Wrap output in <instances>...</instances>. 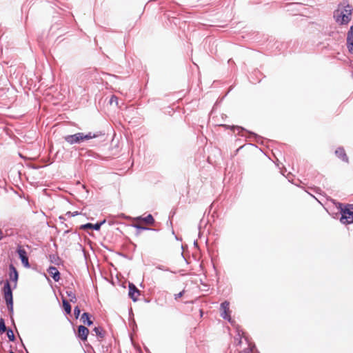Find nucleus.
Returning a JSON list of instances; mask_svg holds the SVG:
<instances>
[{
  "label": "nucleus",
  "mask_w": 353,
  "mask_h": 353,
  "mask_svg": "<svg viewBox=\"0 0 353 353\" xmlns=\"http://www.w3.org/2000/svg\"><path fill=\"white\" fill-rule=\"evenodd\" d=\"M332 202L337 211L334 212L331 210L327 209V212L334 219L340 215L339 221L343 225L353 223V204L343 203L333 199Z\"/></svg>",
  "instance_id": "obj_1"
},
{
  "label": "nucleus",
  "mask_w": 353,
  "mask_h": 353,
  "mask_svg": "<svg viewBox=\"0 0 353 353\" xmlns=\"http://www.w3.org/2000/svg\"><path fill=\"white\" fill-rule=\"evenodd\" d=\"M352 14L353 6L347 1H343L334 11L333 19L339 26H345L351 21Z\"/></svg>",
  "instance_id": "obj_2"
},
{
  "label": "nucleus",
  "mask_w": 353,
  "mask_h": 353,
  "mask_svg": "<svg viewBox=\"0 0 353 353\" xmlns=\"http://www.w3.org/2000/svg\"><path fill=\"white\" fill-rule=\"evenodd\" d=\"M10 317L14 316L13 289L8 280L4 282L1 290Z\"/></svg>",
  "instance_id": "obj_3"
},
{
  "label": "nucleus",
  "mask_w": 353,
  "mask_h": 353,
  "mask_svg": "<svg viewBox=\"0 0 353 353\" xmlns=\"http://www.w3.org/2000/svg\"><path fill=\"white\" fill-rule=\"evenodd\" d=\"M232 128H236L239 131V132H243V131L247 132L249 134V136L247 137L248 138H251V137L254 138V139L259 144L263 145L264 141L267 140L266 139L259 135L258 134L255 133L254 132L248 130L242 126L232 125Z\"/></svg>",
  "instance_id": "obj_4"
},
{
  "label": "nucleus",
  "mask_w": 353,
  "mask_h": 353,
  "mask_svg": "<svg viewBox=\"0 0 353 353\" xmlns=\"http://www.w3.org/2000/svg\"><path fill=\"white\" fill-rule=\"evenodd\" d=\"M15 252L21 260L23 266L26 268H30L31 265L29 263L28 253L26 250L21 245H18Z\"/></svg>",
  "instance_id": "obj_5"
},
{
  "label": "nucleus",
  "mask_w": 353,
  "mask_h": 353,
  "mask_svg": "<svg viewBox=\"0 0 353 353\" xmlns=\"http://www.w3.org/2000/svg\"><path fill=\"white\" fill-rule=\"evenodd\" d=\"M64 141L70 145H80L83 141V138L81 137V132H77L72 134H67L63 137Z\"/></svg>",
  "instance_id": "obj_6"
},
{
  "label": "nucleus",
  "mask_w": 353,
  "mask_h": 353,
  "mask_svg": "<svg viewBox=\"0 0 353 353\" xmlns=\"http://www.w3.org/2000/svg\"><path fill=\"white\" fill-rule=\"evenodd\" d=\"M106 223V219H103L101 221H97L95 223H86L85 224H82L79 226L80 230H92L95 231H99L103 225Z\"/></svg>",
  "instance_id": "obj_7"
},
{
  "label": "nucleus",
  "mask_w": 353,
  "mask_h": 353,
  "mask_svg": "<svg viewBox=\"0 0 353 353\" xmlns=\"http://www.w3.org/2000/svg\"><path fill=\"white\" fill-rule=\"evenodd\" d=\"M9 268V279L10 281L14 283V286L12 288L13 290L15 289L17 286V282L19 280V272L17 269L15 268L14 264L10 263L8 266Z\"/></svg>",
  "instance_id": "obj_8"
},
{
  "label": "nucleus",
  "mask_w": 353,
  "mask_h": 353,
  "mask_svg": "<svg viewBox=\"0 0 353 353\" xmlns=\"http://www.w3.org/2000/svg\"><path fill=\"white\" fill-rule=\"evenodd\" d=\"M310 178L312 179V181L318 185H323V188H325L327 184V179L325 178V176L320 174L319 172L314 171L310 174Z\"/></svg>",
  "instance_id": "obj_9"
},
{
  "label": "nucleus",
  "mask_w": 353,
  "mask_h": 353,
  "mask_svg": "<svg viewBox=\"0 0 353 353\" xmlns=\"http://www.w3.org/2000/svg\"><path fill=\"white\" fill-rule=\"evenodd\" d=\"M76 337L83 342H85L88 340L89 334V330L85 325H79L77 326V332H75Z\"/></svg>",
  "instance_id": "obj_10"
},
{
  "label": "nucleus",
  "mask_w": 353,
  "mask_h": 353,
  "mask_svg": "<svg viewBox=\"0 0 353 353\" xmlns=\"http://www.w3.org/2000/svg\"><path fill=\"white\" fill-rule=\"evenodd\" d=\"M141 291L133 283H128V297L132 300L133 302H137L139 299L138 296L140 295Z\"/></svg>",
  "instance_id": "obj_11"
},
{
  "label": "nucleus",
  "mask_w": 353,
  "mask_h": 353,
  "mask_svg": "<svg viewBox=\"0 0 353 353\" xmlns=\"http://www.w3.org/2000/svg\"><path fill=\"white\" fill-rule=\"evenodd\" d=\"M231 311L230 310V302L224 301L220 305V316L223 319H230Z\"/></svg>",
  "instance_id": "obj_12"
},
{
  "label": "nucleus",
  "mask_w": 353,
  "mask_h": 353,
  "mask_svg": "<svg viewBox=\"0 0 353 353\" xmlns=\"http://www.w3.org/2000/svg\"><path fill=\"white\" fill-rule=\"evenodd\" d=\"M79 155L83 157H91L94 159H103L102 157L92 150L81 148L79 150Z\"/></svg>",
  "instance_id": "obj_13"
},
{
  "label": "nucleus",
  "mask_w": 353,
  "mask_h": 353,
  "mask_svg": "<svg viewBox=\"0 0 353 353\" xmlns=\"http://www.w3.org/2000/svg\"><path fill=\"white\" fill-rule=\"evenodd\" d=\"M174 14V12L168 10L165 13V17H166L168 20L167 23H170V25L174 24L175 26H177L180 23V19L176 17Z\"/></svg>",
  "instance_id": "obj_14"
},
{
  "label": "nucleus",
  "mask_w": 353,
  "mask_h": 353,
  "mask_svg": "<svg viewBox=\"0 0 353 353\" xmlns=\"http://www.w3.org/2000/svg\"><path fill=\"white\" fill-rule=\"evenodd\" d=\"M346 46L350 53L353 54V24L347 33Z\"/></svg>",
  "instance_id": "obj_15"
},
{
  "label": "nucleus",
  "mask_w": 353,
  "mask_h": 353,
  "mask_svg": "<svg viewBox=\"0 0 353 353\" xmlns=\"http://www.w3.org/2000/svg\"><path fill=\"white\" fill-rule=\"evenodd\" d=\"M336 157L343 162L349 163V158L343 147L339 146L334 151Z\"/></svg>",
  "instance_id": "obj_16"
},
{
  "label": "nucleus",
  "mask_w": 353,
  "mask_h": 353,
  "mask_svg": "<svg viewBox=\"0 0 353 353\" xmlns=\"http://www.w3.org/2000/svg\"><path fill=\"white\" fill-rule=\"evenodd\" d=\"M105 133L102 132L101 131H97V132H88V133H83L81 132V137L83 138V141H88L92 139H96L99 137H104Z\"/></svg>",
  "instance_id": "obj_17"
},
{
  "label": "nucleus",
  "mask_w": 353,
  "mask_h": 353,
  "mask_svg": "<svg viewBox=\"0 0 353 353\" xmlns=\"http://www.w3.org/2000/svg\"><path fill=\"white\" fill-rule=\"evenodd\" d=\"M47 272L55 282H58L60 280L61 273L56 267L50 265L47 269Z\"/></svg>",
  "instance_id": "obj_18"
},
{
  "label": "nucleus",
  "mask_w": 353,
  "mask_h": 353,
  "mask_svg": "<svg viewBox=\"0 0 353 353\" xmlns=\"http://www.w3.org/2000/svg\"><path fill=\"white\" fill-rule=\"evenodd\" d=\"M128 226L132 227L136 229V232H135L136 236H139L140 235V234L141 232H143V231H146V230L157 231V229L151 228H149L147 226H142V225L135 224V223L129 224Z\"/></svg>",
  "instance_id": "obj_19"
},
{
  "label": "nucleus",
  "mask_w": 353,
  "mask_h": 353,
  "mask_svg": "<svg viewBox=\"0 0 353 353\" xmlns=\"http://www.w3.org/2000/svg\"><path fill=\"white\" fill-rule=\"evenodd\" d=\"M92 315L87 312H84L81 315V321L83 323L87 326H91L93 324V321L92 319Z\"/></svg>",
  "instance_id": "obj_20"
},
{
  "label": "nucleus",
  "mask_w": 353,
  "mask_h": 353,
  "mask_svg": "<svg viewBox=\"0 0 353 353\" xmlns=\"http://www.w3.org/2000/svg\"><path fill=\"white\" fill-rule=\"evenodd\" d=\"M134 219L139 221H143L148 224H153L155 222V219L151 214H148L145 216H138L134 217Z\"/></svg>",
  "instance_id": "obj_21"
},
{
  "label": "nucleus",
  "mask_w": 353,
  "mask_h": 353,
  "mask_svg": "<svg viewBox=\"0 0 353 353\" xmlns=\"http://www.w3.org/2000/svg\"><path fill=\"white\" fill-rule=\"evenodd\" d=\"M63 312L65 315H70L72 312V306L70 302L65 299L62 298Z\"/></svg>",
  "instance_id": "obj_22"
},
{
  "label": "nucleus",
  "mask_w": 353,
  "mask_h": 353,
  "mask_svg": "<svg viewBox=\"0 0 353 353\" xmlns=\"http://www.w3.org/2000/svg\"><path fill=\"white\" fill-rule=\"evenodd\" d=\"M92 331L95 333L99 341H101L105 337V332L102 327H94Z\"/></svg>",
  "instance_id": "obj_23"
},
{
  "label": "nucleus",
  "mask_w": 353,
  "mask_h": 353,
  "mask_svg": "<svg viewBox=\"0 0 353 353\" xmlns=\"http://www.w3.org/2000/svg\"><path fill=\"white\" fill-rule=\"evenodd\" d=\"M49 261L51 263L58 266L63 263L61 259L59 256L58 254H50Z\"/></svg>",
  "instance_id": "obj_24"
},
{
  "label": "nucleus",
  "mask_w": 353,
  "mask_h": 353,
  "mask_svg": "<svg viewBox=\"0 0 353 353\" xmlns=\"http://www.w3.org/2000/svg\"><path fill=\"white\" fill-rule=\"evenodd\" d=\"M6 332L7 336L9 339V341L14 342L16 341V337L14 334L12 330L10 327H8L6 330Z\"/></svg>",
  "instance_id": "obj_25"
},
{
  "label": "nucleus",
  "mask_w": 353,
  "mask_h": 353,
  "mask_svg": "<svg viewBox=\"0 0 353 353\" xmlns=\"http://www.w3.org/2000/svg\"><path fill=\"white\" fill-rule=\"evenodd\" d=\"M66 295L70 298V301L72 303H75L77 301L76 295L74 292H72V290H67L65 292Z\"/></svg>",
  "instance_id": "obj_26"
},
{
  "label": "nucleus",
  "mask_w": 353,
  "mask_h": 353,
  "mask_svg": "<svg viewBox=\"0 0 353 353\" xmlns=\"http://www.w3.org/2000/svg\"><path fill=\"white\" fill-rule=\"evenodd\" d=\"M8 327H6L5 320L0 316V334H3L6 332Z\"/></svg>",
  "instance_id": "obj_27"
},
{
  "label": "nucleus",
  "mask_w": 353,
  "mask_h": 353,
  "mask_svg": "<svg viewBox=\"0 0 353 353\" xmlns=\"http://www.w3.org/2000/svg\"><path fill=\"white\" fill-rule=\"evenodd\" d=\"M253 75L256 77L257 79H256V81L258 83L261 82V78L265 77L258 69L254 70Z\"/></svg>",
  "instance_id": "obj_28"
},
{
  "label": "nucleus",
  "mask_w": 353,
  "mask_h": 353,
  "mask_svg": "<svg viewBox=\"0 0 353 353\" xmlns=\"http://www.w3.org/2000/svg\"><path fill=\"white\" fill-rule=\"evenodd\" d=\"M156 269H158L159 270L165 271V272H170L172 273L176 274V272L172 271L169 268L164 266L163 265H157L156 266Z\"/></svg>",
  "instance_id": "obj_29"
},
{
  "label": "nucleus",
  "mask_w": 353,
  "mask_h": 353,
  "mask_svg": "<svg viewBox=\"0 0 353 353\" xmlns=\"http://www.w3.org/2000/svg\"><path fill=\"white\" fill-rule=\"evenodd\" d=\"M73 314L76 319H78L79 318L81 315V309L78 305L74 307Z\"/></svg>",
  "instance_id": "obj_30"
},
{
  "label": "nucleus",
  "mask_w": 353,
  "mask_h": 353,
  "mask_svg": "<svg viewBox=\"0 0 353 353\" xmlns=\"http://www.w3.org/2000/svg\"><path fill=\"white\" fill-rule=\"evenodd\" d=\"M109 104L112 105L113 103H115L116 105H118V98L115 95H112L110 100H109Z\"/></svg>",
  "instance_id": "obj_31"
},
{
  "label": "nucleus",
  "mask_w": 353,
  "mask_h": 353,
  "mask_svg": "<svg viewBox=\"0 0 353 353\" xmlns=\"http://www.w3.org/2000/svg\"><path fill=\"white\" fill-rule=\"evenodd\" d=\"M241 332L242 330H240L239 326H238V327L236 328L237 336L239 339L238 345H241L242 343V334L241 333Z\"/></svg>",
  "instance_id": "obj_32"
},
{
  "label": "nucleus",
  "mask_w": 353,
  "mask_h": 353,
  "mask_svg": "<svg viewBox=\"0 0 353 353\" xmlns=\"http://www.w3.org/2000/svg\"><path fill=\"white\" fill-rule=\"evenodd\" d=\"M81 214V212H78V211H74V212H67L66 214H65V216H68V217H72V216H76L77 215H79Z\"/></svg>",
  "instance_id": "obj_33"
},
{
  "label": "nucleus",
  "mask_w": 353,
  "mask_h": 353,
  "mask_svg": "<svg viewBox=\"0 0 353 353\" xmlns=\"http://www.w3.org/2000/svg\"><path fill=\"white\" fill-rule=\"evenodd\" d=\"M256 345L253 344L252 346L250 345V347L244 350V353H252L253 351V349H256Z\"/></svg>",
  "instance_id": "obj_34"
},
{
  "label": "nucleus",
  "mask_w": 353,
  "mask_h": 353,
  "mask_svg": "<svg viewBox=\"0 0 353 353\" xmlns=\"http://www.w3.org/2000/svg\"><path fill=\"white\" fill-rule=\"evenodd\" d=\"M185 293V290H182L179 292L178 294H174V299L177 300L178 299L182 297Z\"/></svg>",
  "instance_id": "obj_35"
},
{
  "label": "nucleus",
  "mask_w": 353,
  "mask_h": 353,
  "mask_svg": "<svg viewBox=\"0 0 353 353\" xmlns=\"http://www.w3.org/2000/svg\"><path fill=\"white\" fill-rule=\"evenodd\" d=\"M226 321H228L232 326L234 327L236 325V328L238 327V325L236 324V321L232 318V316H230V319H225Z\"/></svg>",
  "instance_id": "obj_36"
},
{
  "label": "nucleus",
  "mask_w": 353,
  "mask_h": 353,
  "mask_svg": "<svg viewBox=\"0 0 353 353\" xmlns=\"http://www.w3.org/2000/svg\"><path fill=\"white\" fill-rule=\"evenodd\" d=\"M312 190L316 194H322V192L323 191L321 190V189L319 187H314V188H312Z\"/></svg>",
  "instance_id": "obj_37"
},
{
  "label": "nucleus",
  "mask_w": 353,
  "mask_h": 353,
  "mask_svg": "<svg viewBox=\"0 0 353 353\" xmlns=\"http://www.w3.org/2000/svg\"><path fill=\"white\" fill-rule=\"evenodd\" d=\"M176 210L172 209L170 212L169 219H170L173 218V216L176 214Z\"/></svg>",
  "instance_id": "obj_38"
},
{
  "label": "nucleus",
  "mask_w": 353,
  "mask_h": 353,
  "mask_svg": "<svg viewBox=\"0 0 353 353\" xmlns=\"http://www.w3.org/2000/svg\"><path fill=\"white\" fill-rule=\"evenodd\" d=\"M130 326L132 327L133 331H134L135 329H137V325L134 320H133L132 322H130Z\"/></svg>",
  "instance_id": "obj_39"
},
{
  "label": "nucleus",
  "mask_w": 353,
  "mask_h": 353,
  "mask_svg": "<svg viewBox=\"0 0 353 353\" xmlns=\"http://www.w3.org/2000/svg\"><path fill=\"white\" fill-rule=\"evenodd\" d=\"M59 219L61 221V223L64 225L65 227H68V225L66 223H64L63 221H65V218L64 216L61 215L59 216Z\"/></svg>",
  "instance_id": "obj_40"
},
{
  "label": "nucleus",
  "mask_w": 353,
  "mask_h": 353,
  "mask_svg": "<svg viewBox=\"0 0 353 353\" xmlns=\"http://www.w3.org/2000/svg\"><path fill=\"white\" fill-rule=\"evenodd\" d=\"M117 254L121 256H122V257H123V258H126V259L128 258V255L126 254L123 253V252H118Z\"/></svg>",
  "instance_id": "obj_41"
},
{
  "label": "nucleus",
  "mask_w": 353,
  "mask_h": 353,
  "mask_svg": "<svg viewBox=\"0 0 353 353\" xmlns=\"http://www.w3.org/2000/svg\"><path fill=\"white\" fill-rule=\"evenodd\" d=\"M12 325L16 328V325L14 319V316L10 317Z\"/></svg>",
  "instance_id": "obj_42"
},
{
  "label": "nucleus",
  "mask_w": 353,
  "mask_h": 353,
  "mask_svg": "<svg viewBox=\"0 0 353 353\" xmlns=\"http://www.w3.org/2000/svg\"><path fill=\"white\" fill-rule=\"evenodd\" d=\"M5 238V236L2 232V230L0 229V241L3 240Z\"/></svg>",
  "instance_id": "obj_43"
},
{
  "label": "nucleus",
  "mask_w": 353,
  "mask_h": 353,
  "mask_svg": "<svg viewBox=\"0 0 353 353\" xmlns=\"http://www.w3.org/2000/svg\"><path fill=\"white\" fill-rule=\"evenodd\" d=\"M144 350L145 351L146 353H151V352L150 351L149 348L146 346H144Z\"/></svg>",
  "instance_id": "obj_44"
},
{
  "label": "nucleus",
  "mask_w": 353,
  "mask_h": 353,
  "mask_svg": "<svg viewBox=\"0 0 353 353\" xmlns=\"http://www.w3.org/2000/svg\"><path fill=\"white\" fill-rule=\"evenodd\" d=\"M43 166H37V165H34V166H32V168L34 170H38L40 168H43Z\"/></svg>",
  "instance_id": "obj_45"
},
{
  "label": "nucleus",
  "mask_w": 353,
  "mask_h": 353,
  "mask_svg": "<svg viewBox=\"0 0 353 353\" xmlns=\"http://www.w3.org/2000/svg\"><path fill=\"white\" fill-rule=\"evenodd\" d=\"M72 232V230H71V229H70V230H65V231L64 232V234H68V233H70V232Z\"/></svg>",
  "instance_id": "obj_46"
},
{
  "label": "nucleus",
  "mask_w": 353,
  "mask_h": 353,
  "mask_svg": "<svg viewBox=\"0 0 353 353\" xmlns=\"http://www.w3.org/2000/svg\"><path fill=\"white\" fill-rule=\"evenodd\" d=\"M194 246H195V247H197V246H198V243H197V241H194Z\"/></svg>",
  "instance_id": "obj_47"
},
{
  "label": "nucleus",
  "mask_w": 353,
  "mask_h": 353,
  "mask_svg": "<svg viewBox=\"0 0 353 353\" xmlns=\"http://www.w3.org/2000/svg\"><path fill=\"white\" fill-rule=\"evenodd\" d=\"M22 346L25 348L26 351V353H29L28 351L27 350V349L26 348L24 344L22 343Z\"/></svg>",
  "instance_id": "obj_48"
},
{
  "label": "nucleus",
  "mask_w": 353,
  "mask_h": 353,
  "mask_svg": "<svg viewBox=\"0 0 353 353\" xmlns=\"http://www.w3.org/2000/svg\"><path fill=\"white\" fill-rule=\"evenodd\" d=\"M3 283V280L2 279H0V285H1Z\"/></svg>",
  "instance_id": "obj_49"
},
{
  "label": "nucleus",
  "mask_w": 353,
  "mask_h": 353,
  "mask_svg": "<svg viewBox=\"0 0 353 353\" xmlns=\"http://www.w3.org/2000/svg\"><path fill=\"white\" fill-rule=\"evenodd\" d=\"M232 90V88L228 90V92L227 93H225V97L226 95H228V94L229 93V92H230V90Z\"/></svg>",
  "instance_id": "obj_50"
},
{
  "label": "nucleus",
  "mask_w": 353,
  "mask_h": 353,
  "mask_svg": "<svg viewBox=\"0 0 353 353\" xmlns=\"http://www.w3.org/2000/svg\"><path fill=\"white\" fill-rule=\"evenodd\" d=\"M250 81H251L252 83H256L255 80H253V81H252V80H250Z\"/></svg>",
  "instance_id": "obj_51"
},
{
  "label": "nucleus",
  "mask_w": 353,
  "mask_h": 353,
  "mask_svg": "<svg viewBox=\"0 0 353 353\" xmlns=\"http://www.w3.org/2000/svg\"><path fill=\"white\" fill-rule=\"evenodd\" d=\"M145 301L146 303H149V302H150V300H149V299H145Z\"/></svg>",
  "instance_id": "obj_52"
},
{
  "label": "nucleus",
  "mask_w": 353,
  "mask_h": 353,
  "mask_svg": "<svg viewBox=\"0 0 353 353\" xmlns=\"http://www.w3.org/2000/svg\"><path fill=\"white\" fill-rule=\"evenodd\" d=\"M8 353H14L12 350H10Z\"/></svg>",
  "instance_id": "obj_53"
},
{
  "label": "nucleus",
  "mask_w": 353,
  "mask_h": 353,
  "mask_svg": "<svg viewBox=\"0 0 353 353\" xmlns=\"http://www.w3.org/2000/svg\"><path fill=\"white\" fill-rule=\"evenodd\" d=\"M26 246L28 249H30V245H26Z\"/></svg>",
  "instance_id": "obj_54"
},
{
  "label": "nucleus",
  "mask_w": 353,
  "mask_h": 353,
  "mask_svg": "<svg viewBox=\"0 0 353 353\" xmlns=\"http://www.w3.org/2000/svg\"><path fill=\"white\" fill-rule=\"evenodd\" d=\"M233 61L232 59H229L228 63Z\"/></svg>",
  "instance_id": "obj_55"
},
{
  "label": "nucleus",
  "mask_w": 353,
  "mask_h": 353,
  "mask_svg": "<svg viewBox=\"0 0 353 353\" xmlns=\"http://www.w3.org/2000/svg\"><path fill=\"white\" fill-rule=\"evenodd\" d=\"M75 234H77V232H74ZM78 236H79V234H78Z\"/></svg>",
  "instance_id": "obj_56"
},
{
  "label": "nucleus",
  "mask_w": 353,
  "mask_h": 353,
  "mask_svg": "<svg viewBox=\"0 0 353 353\" xmlns=\"http://www.w3.org/2000/svg\"><path fill=\"white\" fill-rule=\"evenodd\" d=\"M256 353H260L259 350H256Z\"/></svg>",
  "instance_id": "obj_57"
},
{
  "label": "nucleus",
  "mask_w": 353,
  "mask_h": 353,
  "mask_svg": "<svg viewBox=\"0 0 353 353\" xmlns=\"http://www.w3.org/2000/svg\"><path fill=\"white\" fill-rule=\"evenodd\" d=\"M352 76L353 77V71H352Z\"/></svg>",
  "instance_id": "obj_58"
}]
</instances>
